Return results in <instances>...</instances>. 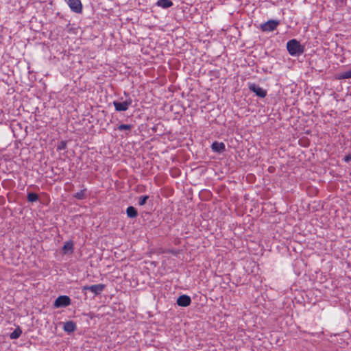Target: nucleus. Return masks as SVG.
I'll return each instance as SVG.
<instances>
[{
    "label": "nucleus",
    "mask_w": 351,
    "mask_h": 351,
    "mask_svg": "<svg viewBox=\"0 0 351 351\" xmlns=\"http://www.w3.org/2000/svg\"><path fill=\"white\" fill-rule=\"evenodd\" d=\"M287 49L292 56H298L304 51V47L296 39H291L287 42Z\"/></svg>",
    "instance_id": "nucleus-1"
},
{
    "label": "nucleus",
    "mask_w": 351,
    "mask_h": 351,
    "mask_svg": "<svg viewBox=\"0 0 351 351\" xmlns=\"http://www.w3.org/2000/svg\"><path fill=\"white\" fill-rule=\"evenodd\" d=\"M71 10L76 14H82L83 5L81 0H64Z\"/></svg>",
    "instance_id": "nucleus-2"
},
{
    "label": "nucleus",
    "mask_w": 351,
    "mask_h": 351,
    "mask_svg": "<svg viewBox=\"0 0 351 351\" xmlns=\"http://www.w3.org/2000/svg\"><path fill=\"white\" fill-rule=\"evenodd\" d=\"M280 21L278 20H269L268 21L260 25L259 28L263 32H269L275 30L279 25Z\"/></svg>",
    "instance_id": "nucleus-3"
},
{
    "label": "nucleus",
    "mask_w": 351,
    "mask_h": 351,
    "mask_svg": "<svg viewBox=\"0 0 351 351\" xmlns=\"http://www.w3.org/2000/svg\"><path fill=\"white\" fill-rule=\"evenodd\" d=\"M132 99L131 97H128L124 101L119 102L117 101H113V105L115 108V110L117 111L121 112V111H126L129 106L132 104Z\"/></svg>",
    "instance_id": "nucleus-4"
},
{
    "label": "nucleus",
    "mask_w": 351,
    "mask_h": 351,
    "mask_svg": "<svg viewBox=\"0 0 351 351\" xmlns=\"http://www.w3.org/2000/svg\"><path fill=\"white\" fill-rule=\"evenodd\" d=\"M71 300L67 295H60L58 297L54 303L53 306L56 308L66 307L71 304Z\"/></svg>",
    "instance_id": "nucleus-5"
},
{
    "label": "nucleus",
    "mask_w": 351,
    "mask_h": 351,
    "mask_svg": "<svg viewBox=\"0 0 351 351\" xmlns=\"http://www.w3.org/2000/svg\"><path fill=\"white\" fill-rule=\"evenodd\" d=\"M248 88L250 90L254 93L256 96L261 98H264L267 95V90L256 84H249Z\"/></svg>",
    "instance_id": "nucleus-6"
},
{
    "label": "nucleus",
    "mask_w": 351,
    "mask_h": 351,
    "mask_svg": "<svg viewBox=\"0 0 351 351\" xmlns=\"http://www.w3.org/2000/svg\"><path fill=\"white\" fill-rule=\"evenodd\" d=\"M105 289V285L97 284L91 286H84L82 287V291L88 290L93 293L95 295H99Z\"/></svg>",
    "instance_id": "nucleus-7"
},
{
    "label": "nucleus",
    "mask_w": 351,
    "mask_h": 351,
    "mask_svg": "<svg viewBox=\"0 0 351 351\" xmlns=\"http://www.w3.org/2000/svg\"><path fill=\"white\" fill-rule=\"evenodd\" d=\"M191 303V299L189 295H182L177 299V304L180 306L186 307Z\"/></svg>",
    "instance_id": "nucleus-8"
},
{
    "label": "nucleus",
    "mask_w": 351,
    "mask_h": 351,
    "mask_svg": "<svg viewBox=\"0 0 351 351\" xmlns=\"http://www.w3.org/2000/svg\"><path fill=\"white\" fill-rule=\"evenodd\" d=\"M76 329V324L73 321H68L64 324L63 330L67 333H71Z\"/></svg>",
    "instance_id": "nucleus-9"
},
{
    "label": "nucleus",
    "mask_w": 351,
    "mask_h": 351,
    "mask_svg": "<svg viewBox=\"0 0 351 351\" xmlns=\"http://www.w3.org/2000/svg\"><path fill=\"white\" fill-rule=\"evenodd\" d=\"M211 148L214 152L221 153V152H223V151H225L226 146H225V144L222 142L219 143V142L215 141L212 144Z\"/></svg>",
    "instance_id": "nucleus-10"
},
{
    "label": "nucleus",
    "mask_w": 351,
    "mask_h": 351,
    "mask_svg": "<svg viewBox=\"0 0 351 351\" xmlns=\"http://www.w3.org/2000/svg\"><path fill=\"white\" fill-rule=\"evenodd\" d=\"M126 213L128 217L135 218L138 215L137 210L134 206H128L126 209Z\"/></svg>",
    "instance_id": "nucleus-11"
},
{
    "label": "nucleus",
    "mask_w": 351,
    "mask_h": 351,
    "mask_svg": "<svg viewBox=\"0 0 351 351\" xmlns=\"http://www.w3.org/2000/svg\"><path fill=\"white\" fill-rule=\"evenodd\" d=\"M156 4L162 8H168L173 5V2L170 0H158Z\"/></svg>",
    "instance_id": "nucleus-12"
},
{
    "label": "nucleus",
    "mask_w": 351,
    "mask_h": 351,
    "mask_svg": "<svg viewBox=\"0 0 351 351\" xmlns=\"http://www.w3.org/2000/svg\"><path fill=\"white\" fill-rule=\"evenodd\" d=\"M351 78V69L347 71L339 73L337 75L336 79L344 80Z\"/></svg>",
    "instance_id": "nucleus-13"
},
{
    "label": "nucleus",
    "mask_w": 351,
    "mask_h": 351,
    "mask_svg": "<svg viewBox=\"0 0 351 351\" xmlns=\"http://www.w3.org/2000/svg\"><path fill=\"white\" fill-rule=\"evenodd\" d=\"M62 250L64 254L71 252H73V243L72 241H68L64 243L62 247Z\"/></svg>",
    "instance_id": "nucleus-14"
},
{
    "label": "nucleus",
    "mask_w": 351,
    "mask_h": 351,
    "mask_svg": "<svg viewBox=\"0 0 351 351\" xmlns=\"http://www.w3.org/2000/svg\"><path fill=\"white\" fill-rule=\"evenodd\" d=\"M22 334V330L21 329V328L19 326H18L16 328H15V330L10 333V338L11 339H16L18 338H19V337Z\"/></svg>",
    "instance_id": "nucleus-15"
},
{
    "label": "nucleus",
    "mask_w": 351,
    "mask_h": 351,
    "mask_svg": "<svg viewBox=\"0 0 351 351\" xmlns=\"http://www.w3.org/2000/svg\"><path fill=\"white\" fill-rule=\"evenodd\" d=\"M86 189H82L79 192L76 193L73 195V197L77 199H80V200L84 199L85 198H86Z\"/></svg>",
    "instance_id": "nucleus-16"
},
{
    "label": "nucleus",
    "mask_w": 351,
    "mask_h": 351,
    "mask_svg": "<svg viewBox=\"0 0 351 351\" xmlns=\"http://www.w3.org/2000/svg\"><path fill=\"white\" fill-rule=\"evenodd\" d=\"M27 201L29 202H36L38 199V195L34 193H28L27 196Z\"/></svg>",
    "instance_id": "nucleus-17"
},
{
    "label": "nucleus",
    "mask_w": 351,
    "mask_h": 351,
    "mask_svg": "<svg viewBox=\"0 0 351 351\" xmlns=\"http://www.w3.org/2000/svg\"><path fill=\"white\" fill-rule=\"evenodd\" d=\"M132 128V125L130 124H121L117 126V130H128L130 131Z\"/></svg>",
    "instance_id": "nucleus-18"
},
{
    "label": "nucleus",
    "mask_w": 351,
    "mask_h": 351,
    "mask_svg": "<svg viewBox=\"0 0 351 351\" xmlns=\"http://www.w3.org/2000/svg\"><path fill=\"white\" fill-rule=\"evenodd\" d=\"M149 199V196L148 195H143V196H141L139 198H138V204L140 206H143L146 204V202L147 200Z\"/></svg>",
    "instance_id": "nucleus-19"
},
{
    "label": "nucleus",
    "mask_w": 351,
    "mask_h": 351,
    "mask_svg": "<svg viewBox=\"0 0 351 351\" xmlns=\"http://www.w3.org/2000/svg\"><path fill=\"white\" fill-rule=\"evenodd\" d=\"M66 148V141H60V143L57 146L58 151L64 150Z\"/></svg>",
    "instance_id": "nucleus-20"
},
{
    "label": "nucleus",
    "mask_w": 351,
    "mask_h": 351,
    "mask_svg": "<svg viewBox=\"0 0 351 351\" xmlns=\"http://www.w3.org/2000/svg\"><path fill=\"white\" fill-rule=\"evenodd\" d=\"M344 161L345 162H350V161H351V154H350L348 155H346L345 156Z\"/></svg>",
    "instance_id": "nucleus-21"
}]
</instances>
